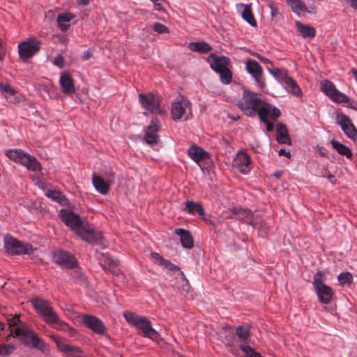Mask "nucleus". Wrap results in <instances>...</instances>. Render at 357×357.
Instances as JSON below:
<instances>
[{"label":"nucleus","instance_id":"obj_1","mask_svg":"<svg viewBox=\"0 0 357 357\" xmlns=\"http://www.w3.org/2000/svg\"><path fill=\"white\" fill-rule=\"evenodd\" d=\"M32 305L49 325L59 331H71L73 328L64 321L61 320L54 310L51 303L40 297H36L31 301Z\"/></svg>","mask_w":357,"mask_h":357},{"label":"nucleus","instance_id":"obj_2","mask_svg":"<svg viewBox=\"0 0 357 357\" xmlns=\"http://www.w3.org/2000/svg\"><path fill=\"white\" fill-rule=\"evenodd\" d=\"M123 315L129 324L142 331L143 337L158 342L160 334L152 327L151 322L146 317L139 316L131 312H125Z\"/></svg>","mask_w":357,"mask_h":357},{"label":"nucleus","instance_id":"obj_3","mask_svg":"<svg viewBox=\"0 0 357 357\" xmlns=\"http://www.w3.org/2000/svg\"><path fill=\"white\" fill-rule=\"evenodd\" d=\"M264 102L256 93L245 90L241 99L238 102V107L248 116H255L256 112Z\"/></svg>","mask_w":357,"mask_h":357},{"label":"nucleus","instance_id":"obj_4","mask_svg":"<svg viewBox=\"0 0 357 357\" xmlns=\"http://www.w3.org/2000/svg\"><path fill=\"white\" fill-rule=\"evenodd\" d=\"M324 275L321 271H318L313 277L312 287L318 301L325 305L329 304L334 296V291L326 285L324 281Z\"/></svg>","mask_w":357,"mask_h":357},{"label":"nucleus","instance_id":"obj_5","mask_svg":"<svg viewBox=\"0 0 357 357\" xmlns=\"http://www.w3.org/2000/svg\"><path fill=\"white\" fill-rule=\"evenodd\" d=\"M6 155L15 162H19L25 166L29 170L39 172L41 170V165L33 156L25 153L21 149H10L5 153Z\"/></svg>","mask_w":357,"mask_h":357},{"label":"nucleus","instance_id":"obj_6","mask_svg":"<svg viewBox=\"0 0 357 357\" xmlns=\"http://www.w3.org/2000/svg\"><path fill=\"white\" fill-rule=\"evenodd\" d=\"M15 336H20V340L24 345L29 346L30 342L33 348H37L41 351H45L47 345L36 333L28 328L17 327L15 329Z\"/></svg>","mask_w":357,"mask_h":357},{"label":"nucleus","instance_id":"obj_7","mask_svg":"<svg viewBox=\"0 0 357 357\" xmlns=\"http://www.w3.org/2000/svg\"><path fill=\"white\" fill-rule=\"evenodd\" d=\"M172 117L174 121L188 120L192 117V103L182 97L180 100L174 102L172 105Z\"/></svg>","mask_w":357,"mask_h":357},{"label":"nucleus","instance_id":"obj_8","mask_svg":"<svg viewBox=\"0 0 357 357\" xmlns=\"http://www.w3.org/2000/svg\"><path fill=\"white\" fill-rule=\"evenodd\" d=\"M4 248L8 253L16 255L30 254L33 251L30 244L24 243L10 236H6L4 238Z\"/></svg>","mask_w":357,"mask_h":357},{"label":"nucleus","instance_id":"obj_9","mask_svg":"<svg viewBox=\"0 0 357 357\" xmlns=\"http://www.w3.org/2000/svg\"><path fill=\"white\" fill-rule=\"evenodd\" d=\"M50 337L56 343L58 349L66 357H85L79 347L67 344L66 340L61 337L52 335Z\"/></svg>","mask_w":357,"mask_h":357},{"label":"nucleus","instance_id":"obj_10","mask_svg":"<svg viewBox=\"0 0 357 357\" xmlns=\"http://www.w3.org/2000/svg\"><path fill=\"white\" fill-rule=\"evenodd\" d=\"M41 47V42L35 39H29L18 45L20 57L25 61L36 54Z\"/></svg>","mask_w":357,"mask_h":357},{"label":"nucleus","instance_id":"obj_11","mask_svg":"<svg viewBox=\"0 0 357 357\" xmlns=\"http://www.w3.org/2000/svg\"><path fill=\"white\" fill-rule=\"evenodd\" d=\"M60 214L65 224L73 229L77 234L85 226L82 222L80 216L70 209L62 208L60 211Z\"/></svg>","mask_w":357,"mask_h":357},{"label":"nucleus","instance_id":"obj_12","mask_svg":"<svg viewBox=\"0 0 357 357\" xmlns=\"http://www.w3.org/2000/svg\"><path fill=\"white\" fill-rule=\"evenodd\" d=\"M321 89L323 93L335 102L338 103H348L349 102V97L338 91L335 84L331 81L325 80L321 84Z\"/></svg>","mask_w":357,"mask_h":357},{"label":"nucleus","instance_id":"obj_13","mask_svg":"<svg viewBox=\"0 0 357 357\" xmlns=\"http://www.w3.org/2000/svg\"><path fill=\"white\" fill-rule=\"evenodd\" d=\"M236 335L239 342L240 349L245 354L252 351L250 346L251 339L250 337V328L245 326H238L236 328Z\"/></svg>","mask_w":357,"mask_h":357},{"label":"nucleus","instance_id":"obj_14","mask_svg":"<svg viewBox=\"0 0 357 357\" xmlns=\"http://www.w3.org/2000/svg\"><path fill=\"white\" fill-rule=\"evenodd\" d=\"M139 101L142 107L152 114H160L161 110L159 106L158 98L151 93L139 95Z\"/></svg>","mask_w":357,"mask_h":357},{"label":"nucleus","instance_id":"obj_15","mask_svg":"<svg viewBox=\"0 0 357 357\" xmlns=\"http://www.w3.org/2000/svg\"><path fill=\"white\" fill-rule=\"evenodd\" d=\"M53 259L56 263L66 268H77L75 257L69 252L59 250L54 252Z\"/></svg>","mask_w":357,"mask_h":357},{"label":"nucleus","instance_id":"obj_16","mask_svg":"<svg viewBox=\"0 0 357 357\" xmlns=\"http://www.w3.org/2000/svg\"><path fill=\"white\" fill-rule=\"evenodd\" d=\"M234 166L243 174L250 172L251 161L250 156L244 151H239L234 158Z\"/></svg>","mask_w":357,"mask_h":357},{"label":"nucleus","instance_id":"obj_17","mask_svg":"<svg viewBox=\"0 0 357 357\" xmlns=\"http://www.w3.org/2000/svg\"><path fill=\"white\" fill-rule=\"evenodd\" d=\"M337 123L341 126L344 134L351 139L356 142L357 129L352 123L351 119L345 114H340L337 116Z\"/></svg>","mask_w":357,"mask_h":357},{"label":"nucleus","instance_id":"obj_18","mask_svg":"<svg viewBox=\"0 0 357 357\" xmlns=\"http://www.w3.org/2000/svg\"><path fill=\"white\" fill-rule=\"evenodd\" d=\"M206 61L210 64L211 69L217 73L228 68L231 63L229 58L225 56H218L214 53L208 55Z\"/></svg>","mask_w":357,"mask_h":357},{"label":"nucleus","instance_id":"obj_19","mask_svg":"<svg viewBox=\"0 0 357 357\" xmlns=\"http://www.w3.org/2000/svg\"><path fill=\"white\" fill-rule=\"evenodd\" d=\"M82 322L86 327L98 335H102L106 331L103 322L95 316L85 314L82 317Z\"/></svg>","mask_w":357,"mask_h":357},{"label":"nucleus","instance_id":"obj_20","mask_svg":"<svg viewBox=\"0 0 357 357\" xmlns=\"http://www.w3.org/2000/svg\"><path fill=\"white\" fill-rule=\"evenodd\" d=\"M97 257L103 270L107 272H110L115 275H119L121 271L119 268V261L116 259L104 254H100V257L98 256Z\"/></svg>","mask_w":357,"mask_h":357},{"label":"nucleus","instance_id":"obj_21","mask_svg":"<svg viewBox=\"0 0 357 357\" xmlns=\"http://www.w3.org/2000/svg\"><path fill=\"white\" fill-rule=\"evenodd\" d=\"M160 121L158 119H152L149 126L145 130L144 141L150 145L156 144L160 130Z\"/></svg>","mask_w":357,"mask_h":357},{"label":"nucleus","instance_id":"obj_22","mask_svg":"<svg viewBox=\"0 0 357 357\" xmlns=\"http://www.w3.org/2000/svg\"><path fill=\"white\" fill-rule=\"evenodd\" d=\"M246 70L254 78L257 84L263 88L264 82L262 80L263 70L257 61L249 60L245 63Z\"/></svg>","mask_w":357,"mask_h":357},{"label":"nucleus","instance_id":"obj_23","mask_svg":"<svg viewBox=\"0 0 357 357\" xmlns=\"http://www.w3.org/2000/svg\"><path fill=\"white\" fill-rule=\"evenodd\" d=\"M280 115L281 112L278 108L266 102L261 105L258 112L260 121H264L265 119H268V118L276 120Z\"/></svg>","mask_w":357,"mask_h":357},{"label":"nucleus","instance_id":"obj_24","mask_svg":"<svg viewBox=\"0 0 357 357\" xmlns=\"http://www.w3.org/2000/svg\"><path fill=\"white\" fill-rule=\"evenodd\" d=\"M82 240L91 244H98L102 240V234L85 225L77 234Z\"/></svg>","mask_w":357,"mask_h":357},{"label":"nucleus","instance_id":"obj_25","mask_svg":"<svg viewBox=\"0 0 357 357\" xmlns=\"http://www.w3.org/2000/svg\"><path fill=\"white\" fill-rule=\"evenodd\" d=\"M59 84L61 88V91L64 94L71 95L75 93L76 91L73 79L68 72H63L61 74Z\"/></svg>","mask_w":357,"mask_h":357},{"label":"nucleus","instance_id":"obj_26","mask_svg":"<svg viewBox=\"0 0 357 357\" xmlns=\"http://www.w3.org/2000/svg\"><path fill=\"white\" fill-rule=\"evenodd\" d=\"M188 154L199 165L201 162L210 159V153L197 145L191 146L188 149Z\"/></svg>","mask_w":357,"mask_h":357},{"label":"nucleus","instance_id":"obj_27","mask_svg":"<svg viewBox=\"0 0 357 357\" xmlns=\"http://www.w3.org/2000/svg\"><path fill=\"white\" fill-rule=\"evenodd\" d=\"M276 140L279 144H291V139L289 135L286 126L282 123L276 125Z\"/></svg>","mask_w":357,"mask_h":357},{"label":"nucleus","instance_id":"obj_28","mask_svg":"<svg viewBox=\"0 0 357 357\" xmlns=\"http://www.w3.org/2000/svg\"><path fill=\"white\" fill-rule=\"evenodd\" d=\"M175 234L179 236L182 246L186 249L193 247V239L189 231L182 228L175 230Z\"/></svg>","mask_w":357,"mask_h":357},{"label":"nucleus","instance_id":"obj_29","mask_svg":"<svg viewBox=\"0 0 357 357\" xmlns=\"http://www.w3.org/2000/svg\"><path fill=\"white\" fill-rule=\"evenodd\" d=\"M287 5L290 7L291 11L300 15L301 13H312L313 10H310L305 3L302 0H287Z\"/></svg>","mask_w":357,"mask_h":357},{"label":"nucleus","instance_id":"obj_30","mask_svg":"<svg viewBox=\"0 0 357 357\" xmlns=\"http://www.w3.org/2000/svg\"><path fill=\"white\" fill-rule=\"evenodd\" d=\"M92 182L96 190L102 195H106L109 189L111 181H105L101 176L93 175Z\"/></svg>","mask_w":357,"mask_h":357},{"label":"nucleus","instance_id":"obj_31","mask_svg":"<svg viewBox=\"0 0 357 357\" xmlns=\"http://www.w3.org/2000/svg\"><path fill=\"white\" fill-rule=\"evenodd\" d=\"M232 212L234 215H236V219L240 220H250L249 222H247V223L252 227H255V224L251 220L254 215L250 210L234 208Z\"/></svg>","mask_w":357,"mask_h":357},{"label":"nucleus","instance_id":"obj_32","mask_svg":"<svg viewBox=\"0 0 357 357\" xmlns=\"http://www.w3.org/2000/svg\"><path fill=\"white\" fill-rule=\"evenodd\" d=\"M282 85L288 93H291L292 95L296 97H299L302 94V91L300 86L293 79V78L289 76L286 80H284V83Z\"/></svg>","mask_w":357,"mask_h":357},{"label":"nucleus","instance_id":"obj_33","mask_svg":"<svg viewBox=\"0 0 357 357\" xmlns=\"http://www.w3.org/2000/svg\"><path fill=\"white\" fill-rule=\"evenodd\" d=\"M295 26L303 38H313L315 36L316 31L312 26L304 24L300 21H296Z\"/></svg>","mask_w":357,"mask_h":357},{"label":"nucleus","instance_id":"obj_34","mask_svg":"<svg viewBox=\"0 0 357 357\" xmlns=\"http://www.w3.org/2000/svg\"><path fill=\"white\" fill-rule=\"evenodd\" d=\"M73 18H74V15L70 13H62L57 16V18H56L57 25L61 31L65 32L68 29L69 26H70V24L68 23Z\"/></svg>","mask_w":357,"mask_h":357},{"label":"nucleus","instance_id":"obj_35","mask_svg":"<svg viewBox=\"0 0 357 357\" xmlns=\"http://www.w3.org/2000/svg\"><path fill=\"white\" fill-rule=\"evenodd\" d=\"M188 47L192 52L200 53H206L213 49L208 43L204 41L192 42L189 44Z\"/></svg>","mask_w":357,"mask_h":357},{"label":"nucleus","instance_id":"obj_36","mask_svg":"<svg viewBox=\"0 0 357 357\" xmlns=\"http://www.w3.org/2000/svg\"><path fill=\"white\" fill-rule=\"evenodd\" d=\"M239 8H243V12L241 16L243 19L246 21L250 25L252 26H256V21L252 12L250 5L241 3Z\"/></svg>","mask_w":357,"mask_h":357},{"label":"nucleus","instance_id":"obj_37","mask_svg":"<svg viewBox=\"0 0 357 357\" xmlns=\"http://www.w3.org/2000/svg\"><path fill=\"white\" fill-rule=\"evenodd\" d=\"M185 209L191 215H199L200 216L204 215V210L201 204L194 202L192 201H187L185 203Z\"/></svg>","mask_w":357,"mask_h":357},{"label":"nucleus","instance_id":"obj_38","mask_svg":"<svg viewBox=\"0 0 357 357\" xmlns=\"http://www.w3.org/2000/svg\"><path fill=\"white\" fill-rule=\"evenodd\" d=\"M332 147L340 155H344L348 159H351L353 156V153L351 151L343 144L335 141L332 140L331 142Z\"/></svg>","mask_w":357,"mask_h":357},{"label":"nucleus","instance_id":"obj_39","mask_svg":"<svg viewBox=\"0 0 357 357\" xmlns=\"http://www.w3.org/2000/svg\"><path fill=\"white\" fill-rule=\"evenodd\" d=\"M46 195L47 197L58 202L61 205H65L67 204L68 199L60 191L55 190H48L46 192Z\"/></svg>","mask_w":357,"mask_h":357},{"label":"nucleus","instance_id":"obj_40","mask_svg":"<svg viewBox=\"0 0 357 357\" xmlns=\"http://www.w3.org/2000/svg\"><path fill=\"white\" fill-rule=\"evenodd\" d=\"M268 72L281 84H282L284 80H286L289 77L286 70L278 68L268 69Z\"/></svg>","mask_w":357,"mask_h":357},{"label":"nucleus","instance_id":"obj_41","mask_svg":"<svg viewBox=\"0 0 357 357\" xmlns=\"http://www.w3.org/2000/svg\"><path fill=\"white\" fill-rule=\"evenodd\" d=\"M8 324H9V327L10 328V336L16 337L15 335V329L17 327L21 328H26L24 324L21 323L20 319L17 316H14L11 318L8 319Z\"/></svg>","mask_w":357,"mask_h":357},{"label":"nucleus","instance_id":"obj_42","mask_svg":"<svg viewBox=\"0 0 357 357\" xmlns=\"http://www.w3.org/2000/svg\"><path fill=\"white\" fill-rule=\"evenodd\" d=\"M338 282L340 285H350L353 282V276L349 272L340 273L337 277Z\"/></svg>","mask_w":357,"mask_h":357},{"label":"nucleus","instance_id":"obj_43","mask_svg":"<svg viewBox=\"0 0 357 357\" xmlns=\"http://www.w3.org/2000/svg\"><path fill=\"white\" fill-rule=\"evenodd\" d=\"M220 74V82L224 84H229L232 79V73L229 67L218 73Z\"/></svg>","mask_w":357,"mask_h":357},{"label":"nucleus","instance_id":"obj_44","mask_svg":"<svg viewBox=\"0 0 357 357\" xmlns=\"http://www.w3.org/2000/svg\"><path fill=\"white\" fill-rule=\"evenodd\" d=\"M16 349L15 345L13 344H1L0 346V356L6 357L11 355Z\"/></svg>","mask_w":357,"mask_h":357},{"label":"nucleus","instance_id":"obj_45","mask_svg":"<svg viewBox=\"0 0 357 357\" xmlns=\"http://www.w3.org/2000/svg\"><path fill=\"white\" fill-rule=\"evenodd\" d=\"M153 29L154 31L157 32L158 33H169V29L164 24L160 23V22H155L153 24Z\"/></svg>","mask_w":357,"mask_h":357},{"label":"nucleus","instance_id":"obj_46","mask_svg":"<svg viewBox=\"0 0 357 357\" xmlns=\"http://www.w3.org/2000/svg\"><path fill=\"white\" fill-rule=\"evenodd\" d=\"M0 90L5 93L4 95L14 96L17 94V91L9 84L0 83Z\"/></svg>","mask_w":357,"mask_h":357},{"label":"nucleus","instance_id":"obj_47","mask_svg":"<svg viewBox=\"0 0 357 357\" xmlns=\"http://www.w3.org/2000/svg\"><path fill=\"white\" fill-rule=\"evenodd\" d=\"M159 264L169 270L178 269V268L176 266H175L174 264H172L169 261H168L164 258H162V260H160V261L159 262Z\"/></svg>","mask_w":357,"mask_h":357},{"label":"nucleus","instance_id":"obj_48","mask_svg":"<svg viewBox=\"0 0 357 357\" xmlns=\"http://www.w3.org/2000/svg\"><path fill=\"white\" fill-rule=\"evenodd\" d=\"M53 64L58 66L60 68H62L64 66V59L61 55H58L55 57L52 61Z\"/></svg>","mask_w":357,"mask_h":357},{"label":"nucleus","instance_id":"obj_49","mask_svg":"<svg viewBox=\"0 0 357 357\" xmlns=\"http://www.w3.org/2000/svg\"><path fill=\"white\" fill-rule=\"evenodd\" d=\"M4 97L8 102L13 103V104L19 102L21 100L20 97L16 96V94L14 96L4 95Z\"/></svg>","mask_w":357,"mask_h":357},{"label":"nucleus","instance_id":"obj_50","mask_svg":"<svg viewBox=\"0 0 357 357\" xmlns=\"http://www.w3.org/2000/svg\"><path fill=\"white\" fill-rule=\"evenodd\" d=\"M252 55L255 56L256 58H257L260 61H261L264 64L270 65L271 66H273V63L270 59L262 56L259 54L254 53V54H252Z\"/></svg>","mask_w":357,"mask_h":357},{"label":"nucleus","instance_id":"obj_51","mask_svg":"<svg viewBox=\"0 0 357 357\" xmlns=\"http://www.w3.org/2000/svg\"><path fill=\"white\" fill-rule=\"evenodd\" d=\"M264 123L266 126V130L268 132H271L274 130V125L268 119H265L264 121H261Z\"/></svg>","mask_w":357,"mask_h":357},{"label":"nucleus","instance_id":"obj_52","mask_svg":"<svg viewBox=\"0 0 357 357\" xmlns=\"http://www.w3.org/2000/svg\"><path fill=\"white\" fill-rule=\"evenodd\" d=\"M153 4L154 8L156 10H162V6L161 4V1L162 0H151Z\"/></svg>","mask_w":357,"mask_h":357},{"label":"nucleus","instance_id":"obj_53","mask_svg":"<svg viewBox=\"0 0 357 357\" xmlns=\"http://www.w3.org/2000/svg\"><path fill=\"white\" fill-rule=\"evenodd\" d=\"M278 154L279 155L282 156V155H284L288 158H289L291 157V153L289 151H287L285 149H280L279 152H278Z\"/></svg>","mask_w":357,"mask_h":357},{"label":"nucleus","instance_id":"obj_54","mask_svg":"<svg viewBox=\"0 0 357 357\" xmlns=\"http://www.w3.org/2000/svg\"><path fill=\"white\" fill-rule=\"evenodd\" d=\"M350 6L354 8H357V0H344Z\"/></svg>","mask_w":357,"mask_h":357},{"label":"nucleus","instance_id":"obj_55","mask_svg":"<svg viewBox=\"0 0 357 357\" xmlns=\"http://www.w3.org/2000/svg\"><path fill=\"white\" fill-rule=\"evenodd\" d=\"M151 256L153 259H155L158 261V263L162 260V257L157 252H151Z\"/></svg>","mask_w":357,"mask_h":357},{"label":"nucleus","instance_id":"obj_56","mask_svg":"<svg viewBox=\"0 0 357 357\" xmlns=\"http://www.w3.org/2000/svg\"><path fill=\"white\" fill-rule=\"evenodd\" d=\"M91 56V54L89 51L84 52L82 56V59L84 61L89 59Z\"/></svg>","mask_w":357,"mask_h":357},{"label":"nucleus","instance_id":"obj_57","mask_svg":"<svg viewBox=\"0 0 357 357\" xmlns=\"http://www.w3.org/2000/svg\"><path fill=\"white\" fill-rule=\"evenodd\" d=\"M270 7L271 9V15L273 17L276 16L279 13L278 8H275L273 6H271Z\"/></svg>","mask_w":357,"mask_h":357},{"label":"nucleus","instance_id":"obj_58","mask_svg":"<svg viewBox=\"0 0 357 357\" xmlns=\"http://www.w3.org/2000/svg\"><path fill=\"white\" fill-rule=\"evenodd\" d=\"M327 178L329 179V181L331 182L332 184L335 183L336 180L334 178L335 176L332 174H328Z\"/></svg>","mask_w":357,"mask_h":357},{"label":"nucleus","instance_id":"obj_59","mask_svg":"<svg viewBox=\"0 0 357 357\" xmlns=\"http://www.w3.org/2000/svg\"><path fill=\"white\" fill-rule=\"evenodd\" d=\"M77 3L79 5H87L89 3V0H76Z\"/></svg>","mask_w":357,"mask_h":357},{"label":"nucleus","instance_id":"obj_60","mask_svg":"<svg viewBox=\"0 0 357 357\" xmlns=\"http://www.w3.org/2000/svg\"><path fill=\"white\" fill-rule=\"evenodd\" d=\"M351 73H352L353 76L354 77V78H355V79H356V81L357 82V69L352 68L351 70Z\"/></svg>","mask_w":357,"mask_h":357},{"label":"nucleus","instance_id":"obj_61","mask_svg":"<svg viewBox=\"0 0 357 357\" xmlns=\"http://www.w3.org/2000/svg\"><path fill=\"white\" fill-rule=\"evenodd\" d=\"M76 271L77 272L79 279H80L81 280H84V275L82 273H80L79 270H77Z\"/></svg>","mask_w":357,"mask_h":357},{"label":"nucleus","instance_id":"obj_62","mask_svg":"<svg viewBox=\"0 0 357 357\" xmlns=\"http://www.w3.org/2000/svg\"><path fill=\"white\" fill-rule=\"evenodd\" d=\"M274 176L277 178H279L280 176H281V172H277L274 174Z\"/></svg>","mask_w":357,"mask_h":357},{"label":"nucleus","instance_id":"obj_63","mask_svg":"<svg viewBox=\"0 0 357 357\" xmlns=\"http://www.w3.org/2000/svg\"><path fill=\"white\" fill-rule=\"evenodd\" d=\"M4 328V324L0 321V331L3 330Z\"/></svg>","mask_w":357,"mask_h":357},{"label":"nucleus","instance_id":"obj_64","mask_svg":"<svg viewBox=\"0 0 357 357\" xmlns=\"http://www.w3.org/2000/svg\"><path fill=\"white\" fill-rule=\"evenodd\" d=\"M274 68H271L269 66H266V69L268 71V69H273Z\"/></svg>","mask_w":357,"mask_h":357}]
</instances>
